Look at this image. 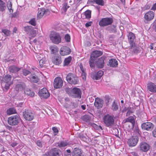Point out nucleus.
<instances>
[{"label":"nucleus","mask_w":156,"mask_h":156,"mask_svg":"<svg viewBox=\"0 0 156 156\" xmlns=\"http://www.w3.org/2000/svg\"><path fill=\"white\" fill-rule=\"evenodd\" d=\"M126 122H130L131 128H133L134 124L135 121L133 117L130 116L126 119Z\"/></svg>","instance_id":"cd10ccee"},{"label":"nucleus","mask_w":156,"mask_h":156,"mask_svg":"<svg viewBox=\"0 0 156 156\" xmlns=\"http://www.w3.org/2000/svg\"><path fill=\"white\" fill-rule=\"evenodd\" d=\"M116 27L114 25H112L109 27L108 28V30L110 32L115 33L116 32Z\"/></svg>","instance_id":"4c0bfd02"},{"label":"nucleus","mask_w":156,"mask_h":156,"mask_svg":"<svg viewBox=\"0 0 156 156\" xmlns=\"http://www.w3.org/2000/svg\"><path fill=\"white\" fill-rule=\"evenodd\" d=\"M64 38L66 41L67 42H69L70 41V37L68 34H66L65 35Z\"/></svg>","instance_id":"09e8293b"},{"label":"nucleus","mask_w":156,"mask_h":156,"mask_svg":"<svg viewBox=\"0 0 156 156\" xmlns=\"http://www.w3.org/2000/svg\"><path fill=\"white\" fill-rule=\"evenodd\" d=\"M17 144L16 143H14L12 144L11 145L12 147H14L16 146Z\"/></svg>","instance_id":"338daca9"},{"label":"nucleus","mask_w":156,"mask_h":156,"mask_svg":"<svg viewBox=\"0 0 156 156\" xmlns=\"http://www.w3.org/2000/svg\"><path fill=\"white\" fill-rule=\"evenodd\" d=\"M52 130L55 133H57L58 131L57 128L55 127H53Z\"/></svg>","instance_id":"e2e57ef3"},{"label":"nucleus","mask_w":156,"mask_h":156,"mask_svg":"<svg viewBox=\"0 0 156 156\" xmlns=\"http://www.w3.org/2000/svg\"><path fill=\"white\" fill-rule=\"evenodd\" d=\"M152 134L154 137H156V128L153 131Z\"/></svg>","instance_id":"4d7b16f0"},{"label":"nucleus","mask_w":156,"mask_h":156,"mask_svg":"<svg viewBox=\"0 0 156 156\" xmlns=\"http://www.w3.org/2000/svg\"><path fill=\"white\" fill-rule=\"evenodd\" d=\"M59 150L57 148H54L51 149L50 151V156H58Z\"/></svg>","instance_id":"393cba45"},{"label":"nucleus","mask_w":156,"mask_h":156,"mask_svg":"<svg viewBox=\"0 0 156 156\" xmlns=\"http://www.w3.org/2000/svg\"><path fill=\"white\" fill-rule=\"evenodd\" d=\"M12 4L11 2L9 1L8 2L7 4V7L11 12H13V10L12 9Z\"/></svg>","instance_id":"c03bdc74"},{"label":"nucleus","mask_w":156,"mask_h":156,"mask_svg":"<svg viewBox=\"0 0 156 156\" xmlns=\"http://www.w3.org/2000/svg\"><path fill=\"white\" fill-rule=\"evenodd\" d=\"M50 48L51 51V53L52 54L55 53L57 51L56 48L53 46H51Z\"/></svg>","instance_id":"de8ad7c7"},{"label":"nucleus","mask_w":156,"mask_h":156,"mask_svg":"<svg viewBox=\"0 0 156 156\" xmlns=\"http://www.w3.org/2000/svg\"><path fill=\"white\" fill-rule=\"evenodd\" d=\"M69 94L70 95L75 98H81V91L80 89L77 88L75 87L73 88L71 91V92Z\"/></svg>","instance_id":"1a4fd4ad"},{"label":"nucleus","mask_w":156,"mask_h":156,"mask_svg":"<svg viewBox=\"0 0 156 156\" xmlns=\"http://www.w3.org/2000/svg\"><path fill=\"white\" fill-rule=\"evenodd\" d=\"M73 156H85L83 152L80 149L77 148H75L74 149L72 152Z\"/></svg>","instance_id":"412c9836"},{"label":"nucleus","mask_w":156,"mask_h":156,"mask_svg":"<svg viewBox=\"0 0 156 156\" xmlns=\"http://www.w3.org/2000/svg\"><path fill=\"white\" fill-rule=\"evenodd\" d=\"M131 45V50L134 52H137L138 51V47L136 46L134 43L132 44H130Z\"/></svg>","instance_id":"f704fd0d"},{"label":"nucleus","mask_w":156,"mask_h":156,"mask_svg":"<svg viewBox=\"0 0 156 156\" xmlns=\"http://www.w3.org/2000/svg\"><path fill=\"white\" fill-rule=\"evenodd\" d=\"M50 13V10L48 9L44 8L38 9L37 15V18L39 19L41 18L44 15L46 16L49 15Z\"/></svg>","instance_id":"9d476101"},{"label":"nucleus","mask_w":156,"mask_h":156,"mask_svg":"<svg viewBox=\"0 0 156 156\" xmlns=\"http://www.w3.org/2000/svg\"><path fill=\"white\" fill-rule=\"evenodd\" d=\"M44 143H42L40 140L37 141L36 142L37 145L40 147H42L43 144H44Z\"/></svg>","instance_id":"3c124183"},{"label":"nucleus","mask_w":156,"mask_h":156,"mask_svg":"<svg viewBox=\"0 0 156 156\" xmlns=\"http://www.w3.org/2000/svg\"><path fill=\"white\" fill-rule=\"evenodd\" d=\"M112 19L111 18H105L102 19L99 22L100 27H105L111 25L113 22Z\"/></svg>","instance_id":"0eeeda50"},{"label":"nucleus","mask_w":156,"mask_h":156,"mask_svg":"<svg viewBox=\"0 0 156 156\" xmlns=\"http://www.w3.org/2000/svg\"><path fill=\"white\" fill-rule=\"evenodd\" d=\"M71 104L74 107L76 108L78 106V104L76 103H71Z\"/></svg>","instance_id":"bf43d9fd"},{"label":"nucleus","mask_w":156,"mask_h":156,"mask_svg":"<svg viewBox=\"0 0 156 156\" xmlns=\"http://www.w3.org/2000/svg\"><path fill=\"white\" fill-rule=\"evenodd\" d=\"M70 52V49L68 47L63 46L61 48L60 53L62 55H69Z\"/></svg>","instance_id":"6ab92c4d"},{"label":"nucleus","mask_w":156,"mask_h":156,"mask_svg":"<svg viewBox=\"0 0 156 156\" xmlns=\"http://www.w3.org/2000/svg\"><path fill=\"white\" fill-rule=\"evenodd\" d=\"M130 44H132L134 43V40L135 38V36L134 34L130 32L128 36Z\"/></svg>","instance_id":"bb28decb"},{"label":"nucleus","mask_w":156,"mask_h":156,"mask_svg":"<svg viewBox=\"0 0 156 156\" xmlns=\"http://www.w3.org/2000/svg\"><path fill=\"white\" fill-rule=\"evenodd\" d=\"M23 75L25 76H27L30 73V72L26 69H24L23 71Z\"/></svg>","instance_id":"603ef678"},{"label":"nucleus","mask_w":156,"mask_h":156,"mask_svg":"<svg viewBox=\"0 0 156 156\" xmlns=\"http://www.w3.org/2000/svg\"><path fill=\"white\" fill-rule=\"evenodd\" d=\"M80 69L81 70V71L82 72H84L85 69L83 68V66L81 64H80Z\"/></svg>","instance_id":"6e6d98bb"},{"label":"nucleus","mask_w":156,"mask_h":156,"mask_svg":"<svg viewBox=\"0 0 156 156\" xmlns=\"http://www.w3.org/2000/svg\"><path fill=\"white\" fill-rule=\"evenodd\" d=\"M66 152L68 153L67 154L66 156H70L71 155V151L70 150H66Z\"/></svg>","instance_id":"052dcab7"},{"label":"nucleus","mask_w":156,"mask_h":156,"mask_svg":"<svg viewBox=\"0 0 156 156\" xmlns=\"http://www.w3.org/2000/svg\"><path fill=\"white\" fill-rule=\"evenodd\" d=\"M20 69V68L14 66H11L9 67L8 69L9 71L10 72L12 73H16Z\"/></svg>","instance_id":"b1692460"},{"label":"nucleus","mask_w":156,"mask_h":156,"mask_svg":"<svg viewBox=\"0 0 156 156\" xmlns=\"http://www.w3.org/2000/svg\"><path fill=\"white\" fill-rule=\"evenodd\" d=\"M63 85V81L60 77H57L54 80L53 85L55 88L58 89L61 88Z\"/></svg>","instance_id":"ddd939ff"},{"label":"nucleus","mask_w":156,"mask_h":156,"mask_svg":"<svg viewBox=\"0 0 156 156\" xmlns=\"http://www.w3.org/2000/svg\"><path fill=\"white\" fill-rule=\"evenodd\" d=\"M32 28L33 27L31 26H27L24 27V30L28 34L29 32L30 31Z\"/></svg>","instance_id":"a18cd8bd"},{"label":"nucleus","mask_w":156,"mask_h":156,"mask_svg":"<svg viewBox=\"0 0 156 156\" xmlns=\"http://www.w3.org/2000/svg\"><path fill=\"white\" fill-rule=\"evenodd\" d=\"M61 62V58L58 57L56 58L53 60V63L56 65H59Z\"/></svg>","instance_id":"c9c22d12"},{"label":"nucleus","mask_w":156,"mask_h":156,"mask_svg":"<svg viewBox=\"0 0 156 156\" xmlns=\"http://www.w3.org/2000/svg\"><path fill=\"white\" fill-rule=\"evenodd\" d=\"M102 54V52L99 51H94L90 55V59L89 61L90 65L91 67H94V61L96 58L100 56Z\"/></svg>","instance_id":"f03ea898"},{"label":"nucleus","mask_w":156,"mask_h":156,"mask_svg":"<svg viewBox=\"0 0 156 156\" xmlns=\"http://www.w3.org/2000/svg\"><path fill=\"white\" fill-rule=\"evenodd\" d=\"M65 3L62 5V7L61 9V12L62 13H65L67 11V9L69 8V6L66 3V1H65Z\"/></svg>","instance_id":"c756f323"},{"label":"nucleus","mask_w":156,"mask_h":156,"mask_svg":"<svg viewBox=\"0 0 156 156\" xmlns=\"http://www.w3.org/2000/svg\"><path fill=\"white\" fill-rule=\"evenodd\" d=\"M81 76L83 80H85L86 77V74L85 71L82 72Z\"/></svg>","instance_id":"864d4df0"},{"label":"nucleus","mask_w":156,"mask_h":156,"mask_svg":"<svg viewBox=\"0 0 156 156\" xmlns=\"http://www.w3.org/2000/svg\"><path fill=\"white\" fill-rule=\"evenodd\" d=\"M154 126L151 122H147L142 124L141 127L144 130L150 131L153 129Z\"/></svg>","instance_id":"dca6fc26"},{"label":"nucleus","mask_w":156,"mask_h":156,"mask_svg":"<svg viewBox=\"0 0 156 156\" xmlns=\"http://www.w3.org/2000/svg\"><path fill=\"white\" fill-rule=\"evenodd\" d=\"M144 8L146 10H147L150 9V6L149 5H146L145 6Z\"/></svg>","instance_id":"680f3d73"},{"label":"nucleus","mask_w":156,"mask_h":156,"mask_svg":"<svg viewBox=\"0 0 156 156\" xmlns=\"http://www.w3.org/2000/svg\"><path fill=\"white\" fill-rule=\"evenodd\" d=\"M151 9L153 10H155L156 9V3L153 5Z\"/></svg>","instance_id":"13d9d810"},{"label":"nucleus","mask_w":156,"mask_h":156,"mask_svg":"<svg viewBox=\"0 0 156 156\" xmlns=\"http://www.w3.org/2000/svg\"><path fill=\"white\" fill-rule=\"evenodd\" d=\"M64 106L66 108H69L70 107V105H68V103H66L64 105Z\"/></svg>","instance_id":"0e129e2a"},{"label":"nucleus","mask_w":156,"mask_h":156,"mask_svg":"<svg viewBox=\"0 0 156 156\" xmlns=\"http://www.w3.org/2000/svg\"><path fill=\"white\" fill-rule=\"evenodd\" d=\"M94 1L98 5L103 6L104 5V2L103 0H94Z\"/></svg>","instance_id":"37998d69"},{"label":"nucleus","mask_w":156,"mask_h":156,"mask_svg":"<svg viewBox=\"0 0 156 156\" xmlns=\"http://www.w3.org/2000/svg\"><path fill=\"white\" fill-rule=\"evenodd\" d=\"M133 113V112L132 111H130L129 110L128 111V112H127L126 113V115L127 116L129 115L130 113Z\"/></svg>","instance_id":"69168bd1"},{"label":"nucleus","mask_w":156,"mask_h":156,"mask_svg":"<svg viewBox=\"0 0 156 156\" xmlns=\"http://www.w3.org/2000/svg\"><path fill=\"white\" fill-rule=\"evenodd\" d=\"M71 57L70 56H69L68 58H66L64 61V66L68 65L71 61Z\"/></svg>","instance_id":"58836bf2"},{"label":"nucleus","mask_w":156,"mask_h":156,"mask_svg":"<svg viewBox=\"0 0 156 156\" xmlns=\"http://www.w3.org/2000/svg\"><path fill=\"white\" fill-rule=\"evenodd\" d=\"M6 112L7 114L10 115L16 113V109L14 108H11L7 109L6 111Z\"/></svg>","instance_id":"72a5a7b5"},{"label":"nucleus","mask_w":156,"mask_h":156,"mask_svg":"<svg viewBox=\"0 0 156 156\" xmlns=\"http://www.w3.org/2000/svg\"><path fill=\"white\" fill-rule=\"evenodd\" d=\"M50 40L52 42L56 44H58L61 42V38L60 35L55 32H52L50 35Z\"/></svg>","instance_id":"7ed1b4c3"},{"label":"nucleus","mask_w":156,"mask_h":156,"mask_svg":"<svg viewBox=\"0 0 156 156\" xmlns=\"http://www.w3.org/2000/svg\"><path fill=\"white\" fill-rule=\"evenodd\" d=\"M119 107L118 104L115 101L113 102L112 106V108L114 111H116L118 109Z\"/></svg>","instance_id":"79ce46f5"},{"label":"nucleus","mask_w":156,"mask_h":156,"mask_svg":"<svg viewBox=\"0 0 156 156\" xmlns=\"http://www.w3.org/2000/svg\"><path fill=\"white\" fill-rule=\"evenodd\" d=\"M39 95L41 97L45 98H47L50 96V94L46 88L42 89L39 91Z\"/></svg>","instance_id":"f3484780"},{"label":"nucleus","mask_w":156,"mask_h":156,"mask_svg":"<svg viewBox=\"0 0 156 156\" xmlns=\"http://www.w3.org/2000/svg\"><path fill=\"white\" fill-rule=\"evenodd\" d=\"M23 116L26 120L29 121L33 120L34 117V114L28 110H26L23 112Z\"/></svg>","instance_id":"6e6552de"},{"label":"nucleus","mask_w":156,"mask_h":156,"mask_svg":"<svg viewBox=\"0 0 156 156\" xmlns=\"http://www.w3.org/2000/svg\"><path fill=\"white\" fill-rule=\"evenodd\" d=\"M29 23L31 25L35 26L36 25L35 19V18L32 19L29 22Z\"/></svg>","instance_id":"8fccbe9b"},{"label":"nucleus","mask_w":156,"mask_h":156,"mask_svg":"<svg viewBox=\"0 0 156 156\" xmlns=\"http://www.w3.org/2000/svg\"><path fill=\"white\" fill-rule=\"evenodd\" d=\"M84 15L87 19H90L91 17V11L90 10H87L84 13Z\"/></svg>","instance_id":"e433bc0d"},{"label":"nucleus","mask_w":156,"mask_h":156,"mask_svg":"<svg viewBox=\"0 0 156 156\" xmlns=\"http://www.w3.org/2000/svg\"><path fill=\"white\" fill-rule=\"evenodd\" d=\"M104 102L103 100L99 98L95 99L94 105L97 109H99L102 108L103 106Z\"/></svg>","instance_id":"2eb2a0df"},{"label":"nucleus","mask_w":156,"mask_h":156,"mask_svg":"<svg viewBox=\"0 0 156 156\" xmlns=\"http://www.w3.org/2000/svg\"><path fill=\"white\" fill-rule=\"evenodd\" d=\"M25 87V84L23 83H22L20 84H18L16 85V89L17 90H21L24 89Z\"/></svg>","instance_id":"c85d7f7f"},{"label":"nucleus","mask_w":156,"mask_h":156,"mask_svg":"<svg viewBox=\"0 0 156 156\" xmlns=\"http://www.w3.org/2000/svg\"><path fill=\"white\" fill-rule=\"evenodd\" d=\"M92 23V22L91 21L88 22L85 24V26L86 27H88L90 26L91 25Z\"/></svg>","instance_id":"5fc2aeb1"},{"label":"nucleus","mask_w":156,"mask_h":156,"mask_svg":"<svg viewBox=\"0 0 156 156\" xmlns=\"http://www.w3.org/2000/svg\"><path fill=\"white\" fill-rule=\"evenodd\" d=\"M150 48L151 49H154V44H151L150 45Z\"/></svg>","instance_id":"774afa93"},{"label":"nucleus","mask_w":156,"mask_h":156,"mask_svg":"<svg viewBox=\"0 0 156 156\" xmlns=\"http://www.w3.org/2000/svg\"><path fill=\"white\" fill-rule=\"evenodd\" d=\"M68 144V143L66 142L62 141L59 143L55 144L56 146H58L60 147H62L66 146Z\"/></svg>","instance_id":"2f4dec72"},{"label":"nucleus","mask_w":156,"mask_h":156,"mask_svg":"<svg viewBox=\"0 0 156 156\" xmlns=\"http://www.w3.org/2000/svg\"><path fill=\"white\" fill-rule=\"evenodd\" d=\"M5 8V3L0 0V10L3 11Z\"/></svg>","instance_id":"a19ab883"},{"label":"nucleus","mask_w":156,"mask_h":156,"mask_svg":"<svg viewBox=\"0 0 156 156\" xmlns=\"http://www.w3.org/2000/svg\"><path fill=\"white\" fill-rule=\"evenodd\" d=\"M68 82L71 84H76L78 83L79 80L78 77L72 73H69L66 76Z\"/></svg>","instance_id":"423d86ee"},{"label":"nucleus","mask_w":156,"mask_h":156,"mask_svg":"<svg viewBox=\"0 0 156 156\" xmlns=\"http://www.w3.org/2000/svg\"><path fill=\"white\" fill-rule=\"evenodd\" d=\"M103 74V72L101 70L98 71L95 74H92L91 75V77L94 79L98 80L100 79Z\"/></svg>","instance_id":"4be33fe9"},{"label":"nucleus","mask_w":156,"mask_h":156,"mask_svg":"<svg viewBox=\"0 0 156 156\" xmlns=\"http://www.w3.org/2000/svg\"><path fill=\"white\" fill-rule=\"evenodd\" d=\"M47 62V59L46 58H42L39 61V64L40 66L41 67H42L43 66H45Z\"/></svg>","instance_id":"473e14b6"},{"label":"nucleus","mask_w":156,"mask_h":156,"mask_svg":"<svg viewBox=\"0 0 156 156\" xmlns=\"http://www.w3.org/2000/svg\"><path fill=\"white\" fill-rule=\"evenodd\" d=\"M138 140V138L137 136H132L128 140L127 144L129 147H134L137 144Z\"/></svg>","instance_id":"f8f14e48"},{"label":"nucleus","mask_w":156,"mask_h":156,"mask_svg":"<svg viewBox=\"0 0 156 156\" xmlns=\"http://www.w3.org/2000/svg\"><path fill=\"white\" fill-rule=\"evenodd\" d=\"M24 92L25 94L30 96L31 97H33L34 95V93L30 90H25Z\"/></svg>","instance_id":"ea45409f"},{"label":"nucleus","mask_w":156,"mask_h":156,"mask_svg":"<svg viewBox=\"0 0 156 156\" xmlns=\"http://www.w3.org/2000/svg\"><path fill=\"white\" fill-rule=\"evenodd\" d=\"M35 31L33 28H32L30 31L29 32L28 34L29 35H31L32 37H34L35 36Z\"/></svg>","instance_id":"49530a36"},{"label":"nucleus","mask_w":156,"mask_h":156,"mask_svg":"<svg viewBox=\"0 0 156 156\" xmlns=\"http://www.w3.org/2000/svg\"><path fill=\"white\" fill-rule=\"evenodd\" d=\"M28 78L31 82L35 83L38 82L39 80L38 77L35 75H31Z\"/></svg>","instance_id":"a878e982"},{"label":"nucleus","mask_w":156,"mask_h":156,"mask_svg":"<svg viewBox=\"0 0 156 156\" xmlns=\"http://www.w3.org/2000/svg\"><path fill=\"white\" fill-rule=\"evenodd\" d=\"M12 76L8 74L4 75L3 76L2 80V82L3 84H5L3 90L6 91L9 88L10 85L13 83V81L11 80Z\"/></svg>","instance_id":"f257e3e1"},{"label":"nucleus","mask_w":156,"mask_h":156,"mask_svg":"<svg viewBox=\"0 0 156 156\" xmlns=\"http://www.w3.org/2000/svg\"><path fill=\"white\" fill-rule=\"evenodd\" d=\"M154 16V13L152 11H149L146 12L144 16V22L147 23L148 22L152 20Z\"/></svg>","instance_id":"9b49d317"},{"label":"nucleus","mask_w":156,"mask_h":156,"mask_svg":"<svg viewBox=\"0 0 156 156\" xmlns=\"http://www.w3.org/2000/svg\"><path fill=\"white\" fill-rule=\"evenodd\" d=\"M20 120L19 115H12L9 117L8 119V123L10 125L15 126L17 125Z\"/></svg>","instance_id":"20e7f679"},{"label":"nucleus","mask_w":156,"mask_h":156,"mask_svg":"<svg viewBox=\"0 0 156 156\" xmlns=\"http://www.w3.org/2000/svg\"><path fill=\"white\" fill-rule=\"evenodd\" d=\"M138 147L141 151L146 152L149 149L150 146L147 143L142 142L140 143Z\"/></svg>","instance_id":"4468645a"},{"label":"nucleus","mask_w":156,"mask_h":156,"mask_svg":"<svg viewBox=\"0 0 156 156\" xmlns=\"http://www.w3.org/2000/svg\"><path fill=\"white\" fill-rule=\"evenodd\" d=\"M105 59V58L104 57H102L98 59V60L95 62L96 64L98 67L102 68L104 67Z\"/></svg>","instance_id":"aec40b11"},{"label":"nucleus","mask_w":156,"mask_h":156,"mask_svg":"<svg viewBox=\"0 0 156 156\" xmlns=\"http://www.w3.org/2000/svg\"><path fill=\"white\" fill-rule=\"evenodd\" d=\"M103 120L104 123L108 127L113 125L114 122L113 117L109 115H105L103 118Z\"/></svg>","instance_id":"39448f33"},{"label":"nucleus","mask_w":156,"mask_h":156,"mask_svg":"<svg viewBox=\"0 0 156 156\" xmlns=\"http://www.w3.org/2000/svg\"><path fill=\"white\" fill-rule=\"evenodd\" d=\"M147 90L152 93H156V84L152 82L149 83L147 85Z\"/></svg>","instance_id":"a211bd4d"},{"label":"nucleus","mask_w":156,"mask_h":156,"mask_svg":"<svg viewBox=\"0 0 156 156\" xmlns=\"http://www.w3.org/2000/svg\"><path fill=\"white\" fill-rule=\"evenodd\" d=\"M118 65V62L115 59L112 58L109 60L108 66L113 67H116Z\"/></svg>","instance_id":"5701e85b"},{"label":"nucleus","mask_w":156,"mask_h":156,"mask_svg":"<svg viewBox=\"0 0 156 156\" xmlns=\"http://www.w3.org/2000/svg\"><path fill=\"white\" fill-rule=\"evenodd\" d=\"M2 34L5 36H9L11 34V32L6 29H2Z\"/></svg>","instance_id":"7c9ffc66"}]
</instances>
